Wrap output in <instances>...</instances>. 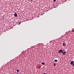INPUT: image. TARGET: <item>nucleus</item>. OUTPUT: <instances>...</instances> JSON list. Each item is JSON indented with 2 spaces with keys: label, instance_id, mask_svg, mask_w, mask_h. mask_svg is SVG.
<instances>
[{
  "label": "nucleus",
  "instance_id": "nucleus-1",
  "mask_svg": "<svg viewBox=\"0 0 74 74\" xmlns=\"http://www.w3.org/2000/svg\"><path fill=\"white\" fill-rule=\"evenodd\" d=\"M58 52L60 53H62L63 52V50L62 49H60V50L58 51Z\"/></svg>",
  "mask_w": 74,
  "mask_h": 74
},
{
  "label": "nucleus",
  "instance_id": "nucleus-2",
  "mask_svg": "<svg viewBox=\"0 0 74 74\" xmlns=\"http://www.w3.org/2000/svg\"><path fill=\"white\" fill-rule=\"evenodd\" d=\"M74 63V61H71L70 64L71 65H73V63Z\"/></svg>",
  "mask_w": 74,
  "mask_h": 74
},
{
  "label": "nucleus",
  "instance_id": "nucleus-3",
  "mask_svg": "<svg viewBox=\"0 0 74 74\" xmlns=\"http://www.w3.org/2000/svg\"><path fill=\"white\" fill-rule=\"evenodd\" d=\"M66 51L63 52L62 53V54H63V55H66Z\"/></svg>",
  "mask_w": 74,
  "mask_h": 74
},
{
  "label": "nucleus",
  "instance_id": "nucleus-4",
  "mask_svg": "<svg viewBox=\"0 0 74 74\" xmlns=\"http://www.w3.org/2000/svg\"><path fill=\"white\" fill-rule=\"evenodd\" d=\"M14 16L15 17H17V14H16V13H15L14 14Z\"/></svg>",
  "mask_w": 74,
  "mask_h": 74
},
{
  "label": "nucleus",
  "instance_id": "nucleus-5",
  "mask_svg": "<svg viewBox=\"0 0 74 74\" xmlns=\"http://www.w3.org/2000/svg\"><path fill=\"white\" fill-rule=\"evenodd\" d=\"M63 46H66V45L65 44V43H63L62 44Z\"/></svg>",
  "mask_w": 74,
  "mask_h": 74
},
{
  "label": "nucleus",
  "instance_id": "nucleus-6",
  "mask_svg": "<svg viewBox=\"0 0 74 74\" xmlns=\"http://www.w3.org/2000/svg\"><path fill=\"white\" fill-rule=\"evenodd\" d=\"M53 65H54V66H56V64H55V63H54Z\"/></svg>",
  "mask_w": 74,
  "mask_h": 74
},
{
  "label": "nucleus",
  "instance_id": "nucleus-7",
  "mask_svg": "<svg viewBox=\"0 0 74 74\" xmlns=\"http://www.w3.org/2000/svg\"><path fill=\"white\" fill-rule=\"evenodd\" d=\"M55 62H56L58 61V60H54Z\"/></svg>",
  "mask_w": 74,
  "mask_h": 74
},
{
  "label": "nucleus",
  "instance_id": "nucleus-8",
  "mask_svg": "<svg viewBox=\"0 0 74 74\" xmlns=\"http://www.w3.org/2000/svg\"><path fill=\"white\" fill-rule=\"evenodd\" d=\"M42 64H43V65H44L45 64H44V62H42Z\"/></svg>",
  "mask_w": 74,
  "mask_h": 74
},
{
  "label": "nucleus",
  "instance_id": "nucleus-9",
  "mask_svg": "<svg viewBox=\"0 0 74 74\" xmlns=\"http://www.w3.org/2000/svg\"><path fill=\"white\" fill-rule=\"evenodd\" d=\"M17 71L18 72H19V70L17 69Z\"/></svg>",
  "mask_w": 74,
  "mask_h": 74
},
{
  "label": "nucleus",
  "instance_id": "nucleus-10",
  "mask_svg": "<svg viewBox=\"0 0 74 74\" xmlns=\"http://www.w3.org/2000/svg\"><path fill=\"white\" fill-rule=\"evenodd\" d=\"M73 67H74V63H73Z\"/></svg>",
  "mask_w": 74,
  "mask_h": 74
},
{
  "label": "nucleus",
  "instance_id": "nucleus-11",
  "mask_svg": "<svg viewBox=\"0 0 74 74\" xmlns=\"http://www.w3.org/2000/svg\"><path fill=\"white\" fill-rule=\"evenodd\" d=\"M18 25H20V24H21V23H18Z\"/></svg>",
  "mask_w": 74,
  "mask_h": 74
},
{
  "label": "nucleus",
  "instance_id": "nucleus-12",
  "mask_svg": "<svg viewBox=\"0 0 74 74\" xmlns=\"http://www.w3.org/2000/svg\"><path fill=\"white\" fill-rule=\"evenodd\" d=\"M72 32H74V30H72Z\"/></svg>",
  "mask_w": 74,
  "mask_h": 74
},
{
  "label": "nucleus",
  "instance_id": "nucleus-13",
  "mask_svg": "<svg viewBox=\"0 0 74 74\" xmlns=\"http://www.w3.org/2000/svg\"><path fill=\"white\" fill-rule=\"evenodd\" d=\"M43 74H47V73H43Z\"/></svg>",
  "mask_w": 74,
  "mask_h": 74
},
{
  "label": "nucleus",
  "instance_id": "nucleus-14",
  "mask_svg": "<svg viewBox=\"0 0 74 74\" xmlns=\"http://www.w3.org/2000/svg\"><path fill=\"white\" fill-rule=\"evenodd\" d=\"M54 1H56V0H54Z\"/></svg>",
  "mask_w": 74,
  "mask_h": 74
},
{
  "label": "nucleus",
  "instance_id": "nucleus-15",
  "mask_svg": "<svg viewBox=\"0 0 74 74\" xmlns=\"http://www.w3.org/2000/svg\"><path fill=\"white\" fill-rule=\"evenodd\" d=\"M30 1H32L33 0H30Z\"/></svg>",
  "mask_w": 74,
  "mask_h": 74
}]
</instances>
